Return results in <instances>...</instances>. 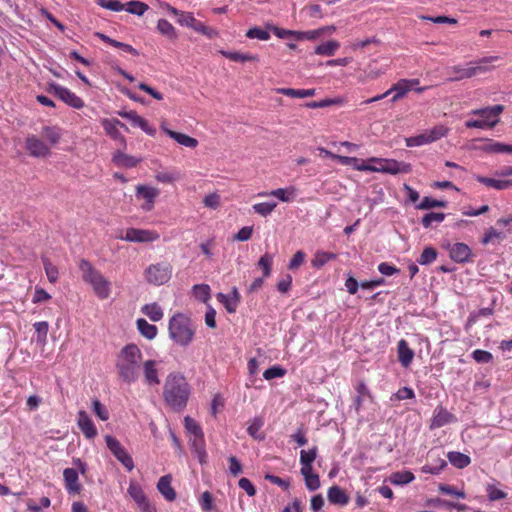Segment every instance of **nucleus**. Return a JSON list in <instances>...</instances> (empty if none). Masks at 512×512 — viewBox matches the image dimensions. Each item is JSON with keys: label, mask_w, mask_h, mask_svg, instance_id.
Listing matches in <instances>:
<instances>
[{"label": "nucleus", "mask_w": 512, "mask_h": 512, "mask_svg": "<svg viewBox=\"0 0 512 512\" xmlns=\"http://www.w3.org/2000/svg\"><path fill=\"white\" fill-rule=\"evenodd\" d=\"M162 129L170 138L174 139L178 144L182 146L196 148L198 145V140L196 138L183 133L175 132L166 127H162Z\"/></svg>", "instance_id": "obj_27"}, {"label": "nucleus", "mask_w": 512, "mask_h": 512, "mask_svg": "<svg viewBox=\"0 0 512 512\" xmlns=\"http://www.w3.org/2000/svg\"><path fill=\"white\" fill-rule=\"evenodd\" d=\"M171 276L172 266L168 262L151 264L144 271L145 280L155 286L167 283Z\"/></svg>", "instance_id": "obj_8"}, {"label": "nucleus", "mask_w": 512, "mask_h": 512, "mask_svg": "<svg viewBox=\"0 0 512 512\" xmlns=\"http://www.w3.org/2000/svg\"><path fill=\"white\" fill-rule=\"evenodd\" d=\"M199 504L203 512L215 510L214 497L209 491H205L201 494Z\"/></svg>", "instance_id": "obj_50"}, {"label": "nucleus", "mask_w": 512, "mask_h": 512, "mask_svg": "<svg viewBox=\"0 0 512 512\" xmlns=\"http://www.w3.org/2000/svg\"><path fill=\"white\" fill-rule=\"evenodd\" d=\"M276 207H277L276 202H261V203H256L252 206L253 211L262 217H266V216L270 215Z\"/></svg>", "instance_id": "obj_46"}, {"label": "nucleus", "mask_w": 512, "mask_h": 512, "mask_svg": "<svg viewBox=\"0 0 512 512\" xmlns=\"http://www.w3.org/2000/svg\"><path fill=\"white\" fill-rule=\"evenodd\" d=\"M118 115L122 118L129 120L132 125L140 127L145 133L150 136H154L156 129L149 125L148 121L143 117L139 116L136 111H120Z\"/></svg>", "instance_id": "obj_17"}, {"label": "nucleus", "mask_w": 512, "mask_h": 512, "mask_svg": "<svg viewBox=\"0 0 512 512\" xmlns=\"http://www.w3.org/2000/svg\"><path fill=\"white\" fill-rule=\"evenodd\" d=\"M142 352L136 344L124 346L116 362L119 377L128 384L135 382L139 377Z\"/></svg>", "instance_id": "obj_2"}, {"label": "nucleus", "mask_w": 512, "mask_h": 512, "mask_svg": "<svg viewBox=\"0 0 512 512\" xmlns=\"http://www.w3.org/2000/svg\"><path fill=\"white\" fill-rule=\"evenodd\" d=\"M139 161H140L139 159H137V158H135L133 156L124 154V153H122L120 151L117 152L113 156V162L116 165L127 167V168L135 167L139 163Z\"/></svg>", "instance_id": "obj_40"}, {"label": "nucleus", "mask_w": 512, "mask_h": 512, "mask_svg": "<svg viewBox=\"0 0 512 512\" xmlns=\"http://www.w3.org/2000/svg\"><path fill=\"white\" fill-rule=\"evenodd\" d=\"M258 197H267L273 196L279 199L282 202H291L294 200L296 196V188L294 186H289L287 188H278L272 190L270 192H259L257 194Z\"/></svg>", "instance_id": "obj_19"}, {"label": "nucleus", "mask_w": 512, "mask_h": 512, "mask_svg": "<svg viewBox=\"0 0 512 512\" xmlns=\"http://www.w3.org/2000/svg\"><path fill=\"white\" fill-rule=\"evenodd\" d=\"M42 136L52 145L57 144L62 136L61 129L56 126H44Z\"/></svg>", "instance_id": "obj_41"}, {"label": "nucleus", "mask_w": 512, "mask_h": 512, "mask_svg": "<svg viewBox=\"0 0 512 512\" xmlns=\"http://www.w3.org/2000/svg\"><path fill=\"white\" fill-rule=\"evenodd\" d=\"M445 219V214L442 212H430L423 216L421 223L424 228H429L432 224L441 223Z\"/></svg>", "instance_id": "obj_49"}, {"label": "nucleus", "mask_w": 512, "mask_h": 512, "mask_svg": "<svg viewBox=\"0 0 512 512\" xmlns=\"http://www.w3.org/2000/svg\"><path fill=\"white\" fill-rule=\"evenodd\" d=\"M219 53L225 58L234 62H257L259 58L257 55L249 53H240L236 51L220 50Z\"/></svg>", "instance_id": "obj_30"}, {"label": "nucleus", "mask_w": 512, "mask_h": 512, "mask_svg": "<svg viewBox=\"0 0 512 512\" xmlns=\"http://www.w3.org/2000/svg\"><path fill=\"white\" fill-rule=\"evenodd\" d=\"M429 459L430 461L421 468L423 473L438 475L447 466L444 459L439 456L433 457L432 452H429Z\"/></svg>", "instance_id": "obj_26"}, {"label": "nucleus", "mask_w": 512, "mask_h": 512, "mask_svg": "<svg viewBox=\"0 0 512 512\" xmlns=\"http://www.w3.org/2000/svg\"><path fill=\"white\" fill-rule=\"evenodd\" d=\"M246 37L249 39H259L262 41H267L270 39V33L260 27H253L247 30Z\"/></svg>", "instance_id": "obj_55"}, {"label": "nucleus", "mask_w": 512, "mask_h": 512, "mask_svg": "<svg viewBox=\"0 0 512 512\" xmlns=\"http://www.w3.org/2000/svg\"><path fill=\"white\" fill-rule=\"evenodd\" d=\"M65 487L69 493H79L81 485L79 483L78 472L73 468H66L63 471Z\"/></svg>", "instance_id": "obj_22"}, {"label": "nucleus", "mask_w": 512, "mask_h": 512, "mask_svg": "<svg viewBox=\"0 0 512 512\" xmlns=\"http://www.w3.org/2000/svg\"><path fill=\"white\" fill-rule=\"evenodd\" d=\"M105 442L111 453L117 458V460L128 470L134 469V461L127 450L122 444L113 436L106 435Z\"/></svg>", "instance_id": "obj_9"}, {"label": "nucleus", "mask_w": 512, "mask_h": 512, "mask_svg": "<svg viewBox=\"0 0 512 512\" xmlns=\"http://www.w3.org/2000/svg\"><path fill=\"white\" fill-rule=\"evenodd\" d=\"M137 328L142 336L152 340L157 335V327L153 324H149L145 319L140 318L136 322Z\"/></svg>", "instance_id": "obj_37"}, {"label": "nucleus", "mask_w": 512, "mask_h": 512, "mask_svg": "<svg viewBox=\"0 0 512 512\" xmlns=\"http://www.w3.org/2000/svg\"><path fill=\"white\" fill-rule=\"evenodd\" d=\"M159 238L160 235L155 230L139 228H128L125 236L121 237L122 240L135 243H150L157 241Z\"/></svg>", "instance_id": "obj_11"}, {"label": "nucleus", "mask_w": 512, "mask_h": 512, "mask_svg": "<svg viewBox=\"0 0 512 512\" xmlns=\"http://www.w3.org/2000/svg\"><path fill=\"white\" fill-rule=\"evenodd\" d=\"M446 202L433 199L431 197H424L419 204L416 205V208L419 210H427L436 207H445Z\"/></svg>", "instance_id": "obj_53"}, {"label": "nucleus", "mask_w": 512, "mask_h": 512, "mask_svg": "<svg viewBox=\"0 0 512 512\" xmlns=\"http://www.w3.org/2000/svg\"><path fill=\"white\" fill-rule=\"evenodd\" d=\"M77 424L87 439H93L97 435V429L86 411H79Z\"/></svg>", "instance_id": "obj_18"}, {"label": "nucleus", "mask_w": 512, "mask_h": 512, "mask_svg": "<svg viewBox=\"0 0 512 512\" xmlns=\"http://www.w3.org/2000/svg\"><path fill=\"white\" fill-rule=\"evenodd\" d=\"M437 255V250L431 246H428L422 251L417 261L421 265H429L436 260Z\"/></svg>", "instance_id": "obj_48"}, {"label": "nucleus", "mask_w": 512, "mask_h": 512, "mask_svg": "<svg viewBox=\"0 0 512 512\" xmlns=\"http://www.w3.org/2000/svg\"><path fill=\"white\" fill-rule=\"evenodd\" d=\"M166 9L170 14L177 16V18H178L177 22L181 26H186V27L193 29V27L197 21V19L193 15V13L186 12V11H179L178 9H176L175 7H172L169 4H166Z\"/></svg>", "instance_id": "obj_23"}, {"label": "nucleus", "mask_w": 512, "mask_h": 512, "mask_svg": "<svg viewBox=\"0 0 512 512\" xmlns=\"http://www.w3.org/2000/svg\"><path fill=\"white\" fill-rule=\"evenodd\" d=\"M193 30L197 33L206 36L209 39H214L219 35V32L215 28L206 26L203 22L199 20L196 21Z\"/></svg>", "instance_id": "obj_47"}, {"label": "nucleus", "mask_w": 512, "mask_h": 512, "mask_svg": "<svg viewBox=\"0 0 512 512\" xmlns=\"http://www.w3.org/2000/svg\"><path fill=\"white\" fill-rule=\"evenodd\" d=\"M340 43L337 40H329L315 48V54L321 56H333L339 49Z\"/></svg>", "instance_id": "obj_36"}, {"label": "nucleus", "mask_w": 512, "mask_h": 512, "mask_svg": "<svg viewBox=\"0 0 512 512\" xmlns=\"http://www.w3.org/2000/svg\"><path fill=\"white\" fill-rule=\"evenodd\" d=\"M78 267L83 281L91 286L94 294L101 300L108 299L111 295V282L87 259H81Z\"/></svg>", "instance_id": "obj_3"}, {"label": "nucleus", "mask_w": 512, "mask_h": 512, "mask_svg": "<svg viewBox=\"0 0 512 512\" xmlns=\"http://www.w3.org/2000/svg\"><path fill=\"white\" fill-rule=\"evenodd\" d=\"M92 409L95 415L102 421H106L109 419V412L106 407L98 400L94 399L92 401Z\"/></svg>", "instance_id": "obj_59"}, {"label": "nucleus", "mask_w": 512, "mask_h": 512, "mask_svg": "<svg viewBox=\"0 0 512 512\" xmlns=\"http://www.w3.org/2000/svg\"><path fill=\"white\" fill-rule=\"evenodd\" d=\"M142 312L153 322H158L163 318V310L157 303L146 304L142 307Z\"/></svg>", "instance_id": "obj_39"}, {"label": "nucleus", "mask_w": 512, "mask_h": 512, "mask_svg": "<svg viewBox=\"0 0 512 512\" xmlns=\"http://www.w3.org/2000/svg\"><path fill=\"white\" fill-rule=\"evenodd\" d=\"M43 264H44V270H45V273H46V276H47L49 282L56 283L58 280V275H59L58 268L55 265H53L46 258L43 259Z\"/></svg>", "instance_id": "obj_57"}, {"label": "nucleus", "mask_w": 512, "mask_h": 512, "mask_svg": "<svg viewBox=\"0 0 512 512\" xmlns=\"http://www.w3.org/2000/svg\"><path fill=\"white\" fill-rule=\"evenodd\" d=\"M455 416L450 413L445 407L439 405L434 409L433 418L430 423V429L441 428L449 423L455 422Z\"/></svg>", "instance_id": "obj_15"}, {"label": "nucleus", "mask_w": 512, "mask_h": 512, "mask_svg": "<svg viewBox=\"0 0 512 512\" xmlns=\"http://www.w3.org/2000/svg\"><path fill=\"white\" fill-rule=\"evenodd\" d=\"M498 59V56H489L480 59L477 65H472V62H470L468 67H462L460 65L453 66L450 68L453 76L449 78V81H460L463 79L472 78L479 73H485L489 70L486 64L497 61Z\"/></svg>", "instance_id": "obj_6"}, {"label": "nucleus", "mask_w": 512, "mask_h": 512, "mask_svg": "<svg viewBox=\"0 0 512 512\" xmlns=\"http://www.w3.org/2000/svg\"><path fill=\"white\" fill-rule=\"evenodd\" d=\"M425 132L427 133V135L432 143V142H435V141L445 137L448 133V128L444 125H437L431 129L425 130Z\"/></svg>", "instance_id": "obj_51"}, {"label": "nucleus", "mask_w": 512, "mask_h": 512, "mask_svg": "<svg viewBox=\"0 0 512 512\" xmlns=\"http://www.w3.org/2000/svg\"><path fill=\"white\" fill-rule=\"evenodd\" d=\"M485 491L487 493V496L489 498L490 501H497V500H501V499H504L507 497V493L498 489L495 485L493 484H488L485 488Z\"/></svg>", "instance_id": "obj_58"}, {"label": "nucleus", "mask_w": 512, "mask_h": 512, "mask_svg": "<svg viewBox=\"0 0 512 512\" xmlns=\"http://www.w3.org/2000/svg\"><path fill=\"white\" fill-rule=\"evenodd\" d=\"M172 477L170 475L162 476L158 483L157 489L167 501H174L176 499V491L171 485Z\"/></svg>", "instance_id": "obj_24"}, {"label": "nucleus", "mask_w": 512, "mask_h": 512, "mask_svg": "<svg viewBox=\"0 0 512 512\" xmlns=\"http://www.w3.org/2000/svg\"><path fill=\"white\" fill-rule=\"evenodd\" d=\"M483 150L489 153H512V145L501 142L490 141L483 147Z\"/></svg>", "instance_id": "obj_44"}, {"label": "nucleus", "mask_w": 512, "mask_h": 512, "mask_svg": "<svg viewBox=\"0 0 512 512\" xmlns=\"http://www.w3.org/2000/svg\"><path fill=\"white\" fill-rule=\"evenodd\" d=\"M26 149L33 157H47L51 153L49 146L35 135L26 138Z\"/></svg>", "instance_id": "obj_13"}, {"label": "nucleus", "mask_w": 512, "mask_h": 512, "mask_svg": "<svg viewBox=\"0 0 512 512\" xmlns=\"http://www.w3.org/2000/svg\"><path fill=\"white\" fill-rule=\"evenodd\" d=\"M168 332L176 344L187 347L194 340L196 328L187 315L176 313L169 319Z\"/></svg>", "instance_id": "obj_4"}, {"label": "nucleus", "mask_w": 512, "mask_h": 512, "mask_svg": "<svg viewBox=\"0 0 512 512\" xmlns=\"http://www.w3.org/2000/svg\"><path fill=\"white\" fill-rule=\"evenodd\" d=\"M192 292L197 300L202 301L204 303H206L211 297L210 287L207 284L194 285L192 288Z\"/></svg>", "instance_id": "obj_45"}, {"label": "nucleus", "mask_w": 512, "mask_h": 512, "mask_svg": "<svg viewBox=\"0 0 512 512\" xmlns=\"http://www.w3.org/2000/svg\"><path fill=\"white\" fill-rule=\"evenodd\" d=\"M159 193V190L155 187L147 185H138L136 187V196L145 200V203L141 206L144 211L153 209L155 199L158 197Z\"/></svg>", "instance_id": "obj_14"}, {"label": "nucleus", "mask_w": 512, "mask_h": 512, "mask_svg": "<svg viewBox=\"0 0 512 512\" xmlns=\"http://www.w3.org/2000/svg\"><path fill=\"white\" fill-rule=\"evenodd\" d=\"M476 179L478 182L486 185L487 187H491V188H494L497 190H505V189L512 187V179L511 180H498V179H493V178L484 177V176H477Z\"/></svg>", "instance_id": "obj_33"}, {"label": "nucleus", "mask_w": 512, "mask_h": 512, "mask_svg": "<svg viewBox=\"0 0 512 512\" xmlns=\"http://www.w3.org/2000/svg\"><path fill=\"white\" fill-rule=\"evenodd\" d=\"M415 479L414 474L409 470L404 471H396L391 473L386 481L390 482L393 485H406L411 483Z\"/></svg>", "instance_id": "obj_28"}, {"label": "nucleus", "mask_w": 512, "mask_h": 512, "mask_svg": "<svg viewBox=\"0 0 512 512\" xmlns=\"http://www.w3.org/2000/svg\"><path fill=\"white\" fill-rule=\"evenodd\" d=\"M504 111L503 105H494L482 109L472 110L471 114L479 115L482 119L468 120L465 123L467 128H493L499 122V115Z\"/></svg>", "instance_id": "obj_5"}, {"label": "nucleus", "mask_w": 512, "mask_h": 512, "mask_svg": "<svg viewBox=\"0 0 512 512\" xmlns=\"http://www.w3.org/2000/svg\"><path fill=\"white\" fill-rule=\"evenodd\" d=\"M328 501L332 504L346 505L349 502V497L343 489L339 486H332L327 493Z\"/></svg>", "instance_id": "obj_29"}, {"label": "nucleus", "mask_w": 512, "mask_h": 512, "mask_svg": "<svg viewBox=\"0 0 512 512\" xmlns=\"http://www.w3.org/2000/svg\"><path fill=\"white\" fill-rule=\"evenodd\" d=\"M127 493L134 500V502L139 506L148 500L146 497L141 485L135 480H131L129 483V487L127 489Z\"/></svg>", "instance_id": "obj_31"}, {"label": "nucleus", "mask_w": 512, "mask_h": 512, "mask_svg": "<svg viewBox=\"0 0 512 512\" xmlns=\"http://www.w3.org/2000/svg\"><path fill=\"white\" fill-rule=\"evenodd\" d=\"M155 360H147L143 363L144 379L147 385L155 386L160 384L158 369Z\"/></svg>", "instance_id": "obj_21"}, {"label": "nucleus", "mask_w": 512, "mask_h": 512, "mask_svg": "<svg viewBox=\"0 0 512 512\" xmlns=\"http://www.w3.org/2000/svg\"><path fill=\"white\" fill-rule=\"evenodd\" d=\"M273 262V256L271 254L265 253L260 257L258 261V266L263 270V278H267L271 274V267Z\"/></svg>", "instance_id": "obj_54"}, {"label": "nucleus", "mask_w": 512, "mask_h": 512, "mask_svg": "<svg viewBox=\"0 0 512 512\" xmlns=\"http://www.w3.org/2000/svg\"><path fill=\"white\" fill-rule=\"evenodd\" d=\"M277 93L283 94L293 98H306L315 95V89H293V88H278Z\"/></svg>", "instance_id": "obj_35"}, {"label": "nucleus", "mask_w": 512, "mask_h": 512, "mask_svg": "<svg viewBox=\"0 0 512 512\" xmlns=\"http://www.w3.org/2000/svg\"><path fill=\"white\" fill-rule=\"evenodd\" d=\"M219 301L225 306L226 310L229 313H234L237 309L239 302L237 300H233L230 296L219 293L218 294Z\"/></svg>", "instance_id": "obj_64"}, {"label": "nucleus", "mask_w": 512, "mask_h": 512, "mask_svg": "<svg viewBox=\"0 0 512 512\" xmlns=\"http://www.w3.org/2000/svg\"><path fill=\"white\" fill-rule=\"evenodd\" d=\"M317 454H318V448L316 446H313L308 451L301 450V452H300V463L301 464H307V465L308 464H312L316 460Z\"/></svg>", "instance_id": "obj_60"}, {"label": "nucleus", "mask_w": 512, "mask_h": 512, "mask_svg": "<svg viewBox=\"0 0 512 512\" xmlns=\"http://www.w3.org/2000/svg\"><path fill=\"white\" fill-rule=\"evenodd\" d=\"M472 358L477 363H490L493 360V355L486 351L481 349H476L472 352Z\"/></svg>", "instance_id": "obj_63"}, {"label": "nucleus", "mask_w": 512, "mask_h": 512, "mask_svg": "<svg viewBox=\"0 0 512 512\" xmlns=\"http://www.w3.org/2000/svg\"><path fill=\"white\" fill-rule=\"evenodd\" d=\"M264 425V419L260 416L254 417L247 427V433L256 440H263L264 434L260 433L261 428Z\"/></svg>", "instance_id": "obj_34"}, {"label": "nucleus", "mask_w": 512, "mask_h": 512, "mask_svg": "<svg viewBox=\"0 0 512 512\" xmlns=\"http://www.w3.org/2000/svg\"><path fill=\"white\" fill-rule=\"evenodd\" d=\"M148 9L149 6L141 1L133 0L124 4V10L137 16H142Z\"/></svg>", "instance_id": "obj_43"}, {"label": "nucleus", "mask_w": 512, "mask_h": 512, "mask_svg": "<svg viewBox=\"0 0 512 512\" xmlns=\"http://www.w3.org/2000/svg\"><path fill=\"white\" fill-rule=\"evenodd\" d=\"M447 458L451 465L458 469H463L471 463V459L468 455L458 451L448 452Z\"/></svg>", "instance_id": "obj_32"}, {"label": "nucleus", "mask_w": 512, "mask_h": 512, "mask_svg": "<svg viewBox=\"0 0 512 512\" xmlns=\"http://www.w3.org/2000/svg\"><path fill=\"white\" fill-rule=\"evenodd\" d=\"M101 125L106 133L112 140L118 143L122 148H126V138L121 134L119 127L128 131V127L116 118L108 119L103 118Z\"/></svg>", "instance_id": "obj_10"}, {"label": "nucleus", "mask_w": 512, "mask_h": 512, "mask_svg": "<svg viewBox=\"0 0 512 512\" xmlns=\"http://www.w3.org/2000/svg\"><path fill=\"white\" fill-rule=\"evenodd\" d=\"M97 3L102 8H105V9H108V10H111L114 12H119V11L124 10V4H122L118 0H97Z\"/></svg>", "instance_id": "obj_62"}, {"label": "nucleus", "mask_w": 512, "mask_h": 512, "mask_svg": "<svg viewBox=\"0 0 512 512\" xmlns=\"http://www.w3.org/2000/svg\"><path fill=\"white\" fill-rule=\"evenodd\" d=\"M190 395V386L179 373H170L164 384L163 397L168 406L180 411L186 407Z\"/></svg>", "instance_id": "obj_1"}, {"label": "nucleus", "mask_w": 512, "mask_h": 512, "mask_svg": "<svg viewBox=\"0 0 512 512\" xmlns=\"http://www.w3.org/2000/svg\"><path fill=\"white\" fill-rule=\"evenodd\" d=\"M157 30L160 34L167 37L170 40L177 39V32L175 27L166 19H159L157 22Z\"/></svg>", "instance_id": "obj_38"}, {"label": "nucleus", "mask_w": 512, "mask_h": 512, "mask_svg": "<svg viewBox=\"0 0 512 512\" xmlns=\"http://www.w3.org/2000/svg\"><path fill=\"white\" fill-rule=\"evenodd\" d=\"M407 147L422 146L431 143L427 133L424 131L419 135L408 137L405 139Z\"/></svg>", "instance_id": "obj_52"}, {"label": "nucleus", "mask_w": 512, "mask_h": 512, "mask_svg": "<svg viewBox=\"0 0 512 512\" xmlns=\"http://www.w3.org/2000/svg\"><path fill=\"white\" fill-rule=\"evenodd\" d=\"M49 91L53 92L55 96L72 108L81 109L84 107V101L66 87L58 84H51Z\"/></svg>", "instance_id": "obj_12"}, {"label": "nucleus", "mask_w": 512, "mask_h": 512, "mask_svg": "<svg viewBox=\"0 0 512 512\" xmlns=\"http://www.w3.org/2000/svg\"><path fill=\"white\" fill-rule=\"evenodd\" d=\"M419 83H420L419 79H401L398 82H396L395 84H393L391 86V88L388 89L383 94L369 98V99L363 101L361 104H370L373 102H377L379 100L386 98L388 95H390L393 92L395 94L392 97V102H396L399 99H401L402 97H404L410 90H412L413 87L419 85Z\"/></svg>", "instance_id": "obj_7"}, {"label": "nucleus", "mask_w": 512, "mask_h": 512, "mask_svg": "<svg viewBox=\"0 0 512 512\" xmlns=\"http://www.w3.org/2000/svg\"><path fill=\"white\" fill-rule=\"evenodd\" d=\"M184 425L186 430L192 434L193 436H201L203 434L201 427L198 423L191 417L186 416L184 419Z\"/></svg>", "instance_id": "obj_61"}, {"label": "nucleus", "mask_w": 512, "mask_h": 512, "mask_svg": "<svg viewBox=\"0 0 512 512\" xmlns=\"http://www.w3.org/2000/svg\"><path fill=\"white\" fill-rule=\"evenodd\" d=\"M398 360L404 368H408L413 361L414 351L409 347L408 342L401 339L397 344Z\"/></svg>", "instance_id": "obj_20"}, {"label": "nucleus", "mask_w": 512, "mask_h": 512, "mask_svg": "<svg viewBox=\"0 0 512 512\" xmlns=\"http://www.w3.org/2000/svg\"><path fill=\"white\" fill-rule=\"evenodd\" d=\"M383 164H385V173L396 175L400 173H410L412 171L411 164L405 162H399L395 159H385Z\"/></svg>", "instance_id": "obj_25"}, {"label": "nucleus", "mask_w": 512, "mask_h": 512, "mask_svg": "<svg viewBox=\"0 0 512 512\" xmlns=\"http://www.w3.org/2000/svg\"><path fill=\"white\" fill-rule=\"evenodd\" d=\"M337 255L332 252L318 251L312 259V266L314 268H321L331 260H335Z\"/></svg>", "instance_id": "obj_42"}, {"label": "nucleus", "mask_w": 512, "mask_h": 512, "mask_svg": "<svg viewBox=\"0 0 512 512\" xmlns=\"http://www.w3.org/2000/svg\"><path fill=\"white\" fill-rule=\"evenodd\" d=\"M450 258L456 263H465L472 261V250L465 243H455L449 249Z\"/></svg>", "instance_id": "obj_16"}, {"label": "nucleus", "mask_w": 512, "mask_h": 512, "mask_svg": "<svg viewBox=\"0 0 512 512\" xmlns=\"http://www.w3.org/2000/svg\"><path fill=\"white\" fill-rule=\"evenodd\" d=\"M33 327L37 333V341L41 342V343L46 342L47 334H48V330H49L48 322L47 321L36 322V323H34Z\"/></svg>", "instance_id": "obj_56"}]
</instances>
